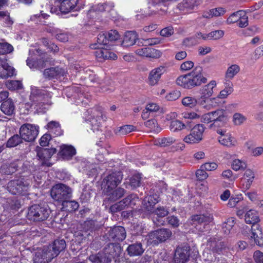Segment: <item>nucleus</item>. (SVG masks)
Wrapping results in <instances>:
<instances>
[{
	"mask_svg": "<svg viewBox=\"0 0 263 263\" xmlns=\"http://www.w3.org/2000/svg\"><path fill=\"white\" fill-rule=\"evenodd\" d=\"M191 249L187 243L177 246L175 250L172 263H186L191 255Z\"/></svg>",
	"mask_w": 263,
	"mask_h": 263,
	"instance_id": "9d476101",
	"label": "nucleus"
},
{
	"mask_svg": "<svg viewBox=\"0 0 263 263\" xmlns=\"http://www.w3.org/2000/svg\"><path fill=\"white\" fill-rule=\"evenodd\" d=\"M22 161L17 160L8 164L3 165L1 170L5 175H11L17 171L18 168L22 165Z\"/></svg>",
	"mask_w": 263,
	"mask_h": 263,
	"instance_id": "7c9ffc66",
	"label": "nucleus"
},
{
	"mask_svg": "<svg viewBox=\"0 0 263 263\" xmlns=\"http://www.w3.org/2000/svg\"><path fill=\"white\" fill-rule=\"evenodd\" d=\"M7 202L10 210L15 211H18L23 204V201L16 197L8 198Z\"/></svg>",
	"mask_w": 263,
	"mask_h": 263,
	"instance_id": "58836bf2",
	"label": "nucleus"
},
{
	"mask_svg": "<svg viewBox=\"0 0 263 263\" xmlns=\"http://www.w3.org/2000/svg\"><path fill=\"white\" fill-rule=\"evenodd\" d=\"M19 133L22 138L25 141H34L39 134V127L29 123H26L21 126Z\"/></svg>",
	"mask_w": 263,
	"mask_h": 263,
	"instance_id": "9b49d317",
	"label": "nucleus"
},
{
	"mask_svg": "<svg viewBox=\"0 0 263 263\" xmlns=\"http://www.w3.org/2000/svg\"><path fill=\"white\" fill-rule=\"evenodd\" d=\"M34 54L37 55L36 58H30L27 60L28 66L31 64L32 66H47L54 64V61L47 53L42 49L38 48L33 51Z\"/></svg>",
	"mask_w": 263,
	"mask_h": 263,
	"instance_id": "0eeeda50",
	"label": "nucleus"
},
{
	"mask_svg": "<svg viewBox=\"0 0 263 263\" xmlns=\"http://www.w3.org/2000/svg\"><path fill=\"white\" fill-rule=\"evenodd\" d=\"M7 189L12 195H25L29 189V183L24 179L12 180L7 183Z\"/></svg>",
	"mask_w": 263,
	"mask_h": 263,
	"instance_id": "6e6552de",
	"label": "nucleus"
},
{
	"mask_svg": "<svg viewBox=\"0 0 263 263\" xmlns=\"http://www.w3.org/2000/svg\"><path fill=\"white\" fill-rule=\"evenodd\" d=\"M216 85L215 81L212 80L207 85H204L200 90V94L204 97L210 98L213 93V89Z\"/></svg>",
	"mask_w": 263,
	"mask_h": 263,
	"instance_id": "c9c22d12",
	"label": "nucleus"
},
{
	"mask_svg": "<svg viewBox=\"0 0 263 263\" xmlns=\"http://www.w3.org/2000/svg\"><path fill=\"white\" fill-rule=\"evenodd\" d=\"M204 128L202 124L195 125L191 130L190 134L184 137V141L189 144L199 143L202 139Z\"/></svg>",
	"mask_w": 263,
	"mask_h": 263,
	"instance_id": "2eb2a0df",
	"label": "nucleus"
},
{
	"mask_svg": "<svg viewBox=\"0 0 263 263\" xmlns=\"http://www.w3.org/2000/svg\"><path fill=\"white\" fill-rule=\"evenodd\" d=\"M120 38V35L117 31L111 30L108 32H101L97 37V44L110 47L111 42L115 41Z\"/></svg>",
	"mask_w": 263,
	"mask_h": 263,
	"instance_id": "dca6fc26",
	"label": "nucleus"
},
{
	"mask_svg": "<svg viewBox=\"0 0 263 263\" xmlns=\"http://www.w3.org/2000/svg\"><path fill=\"white\" fill-rule=\"evenodd\" d=\"M172 235V232L169 229H158L148 234V241L153 246H157L170 239Z\"/></svg>",
	"mask_w": 263,
	"mask_h": 263,
	"instance_id": "423d86ee",
	"label": "nucleus"
},
{
	"mask_svg": "<svg viewBox=\"0 0 263 263\" xmlns=\"http://www.w3.org/2000/svg\"><path fill=\"white\" fill-rule=\"evenodd\" d=\"M62 211L68 212H73L77 210L79 207V204L75 200L66 199L61 204Z\"/></svg>",
	"mask_w": 263,
	"mask_h": 263,
	"instance_id": "2f4dec72",
	"label": "nucleus"
},
{
	"mask_svg": "<svg viewBox=\"0 0 263 263\" xmlns=\"http://www.w3.org/2000/svg\"><path fill=\"white\" fill-rule=\"evenodd\" d=\"M89 235V232L86 231H84V230H79L74 232L73 235L74 238L72 239V241L73 243H76V245H80L87 239ZM73 245H74V243H73Z\"/></svg>",
	"mask_w": 263,
	"mask_h": 263,
	"instance_id": "72a5a7b5",
	"label": "nucleus"
},
{
	"mask_svg": "<svg viewBox=\"0 0 263 263\" xmlns=\"http://www.w3.org/2000/svg\"><path fill=\"white\" fill-rule=\"evenodd\" d=\"M46 127L49 132L53 133L56 136H60L62 134V130L58 122L51 121L47 124Z\"/></svg>",
	"mask_w": 263,
	"mask_h": 263,
	"instance_id": "4c0bfd02",
	"label": "nucleus"
},
{
	"mask_svg": "<svg viewBox=\"0 0 263 263\" xmlns=\"http://www.w3.org/2000/svg\"><path fill=\"white\" fill-rule=\"evenodd\" d=\"M245 220L247 223L254 224L255 223H258L260 218L257 211L254 210H250L245 214Z\"/></svg>",
	"mask_w": 263,
	"mask_h": 263,
	"instance_id": "f704fd0d",
	"label": "nucleus"
},
{
	"mask_svg": "<svg viewBox=\"0 0 263 263\" xmlns=\"http://www.w3.org/2000/svg\"><path fill=\"white\" fill-rule=\"evenodd\" d=\"M76 154V149L71 145L63 144L59 155L64 160H69Z\"/></svg>",
	"mask_w": 263,
	"mask_h": 263,
	"instance_id": "a878e982",
	"label": "nucleus"
},
{
	"mask_svg": "<svg viewBox=\"0 0 263 263\" xmlns=\"http://www.w3.org/2000/svg\"><path fill=\"white\" fill-rule=\"evenodd\" d=\"M22 136L18 134H15L11 137H10L6 142L7 147H13L23 142Z\"/></svg>",
	"mask_w": 263,
	"mask_h": 263,
	"instance_id": "c03bdc74",
	"label": "nucleus"
},
{
	"mask_svg": "<svg viewBox=\"0 0 263 263\" xmlns=\"http://www.w3.org/2000/svg\"><path fill=\"white\" fill-rule=\"evenodd\" d=\"M99 44H95L91 45V48L97 49L94 52L96 58L100 62H102L105 60H116L117 58V55L108 50L107 48L100 47Z\"/></svg>",
	"mask_w": 263,
	"mask_h": 263,
	"instance_id": "6ab92c4d",
	"label": "nucleus"
},
{
	"mask_svg": "<svg viewBox=\"0 0 263 263\" xmlns=\"http://www.w3.org/2000/svg\"><path fill=\"white\" fill-rule=\"evenodd\" d=\"M168 223L173 228H176L180 224L179 219L175 216H168L167 218Z\"/></svg>",
	"mask_w": 263,
	"mask_h": 263,
	"instance_id": "338daca9",
	"label": "nucleus"
},
{
	"mask_svg": "<svg viewBox=\"0 0 263 263\" xmlns=\"http://www.w3.org/2000/svg\"><path fill=\"white\" fill-rule=\"evenodd\" d=\"M224 35V31L221 30H215L209 33L210 40H218L222 37Z\"/></svg>",
	"mask_w": 263,
	"mask_h": 263,
	"instance_id": "69168bd1",
	"label": "nucleus"
},
{
	"mask_svg": "<svg viewBox=\"0 0 263 263\" xmlns=\"http://www.w3.org/2000/svg\"><path fill=\"white\" fill-rule=\"evenodd\" d=\"M7 86L10 90H18L23 88V84L20 81L12 80L8 82Z\"/></svg>",
	"mask_w": 263,
	"mask_h": 263,
	"instance_id": "4d7b16f0",
	"label": "nucleus"
},
{
	"mask_svg": "<svg viewBox=\"0 0 263 263\" xmlns=\"http://www.w3.org/2000/svg\"><path fill=\"white\" fill-rule=\"evenodd\" d=\"M211 212V211H209L208 213L206 214L193 215L191 217V220L193 222L208 224L213 220V216Z\"/></svg>",
	"mask_w": 263,
	"mask_h": 263,
	"instance_id": "c85d7f7f",
	"label": "nucleus"
},
{
	"mask_svg": "<svg viewBox=\"0 0 263 263\" xmlns=\"http://www.w3.org/2000/svg\"><path fill=\"white\" fill-rule=\"evenodd\" d=\"M49 92L44 89H40L38 87L31 86V92L29 96V100L31 103H39L41 101H46V99L48 98Z\"/></svg>",
	"mask_w": 263,
	"mask_h": 263,
	"instance_id": "aec40b11",
	"label": "nucleus"
},
{
	"mask_svg": "<svg viewBox=\"0 0 263 263\" xmlns=\"http://www.w3.org/2000/svg\"><path fill=\"white\" fill-rule=\"evenodd\" d=\"M50 195L53 200L60 204L66 199H71L72 189L64 183H57L51 189Z\"/></svg>",
	"mask_w": 263,
	"mask_h": 263,
	"instance_id": "39448f33",
	"label": "nucleus"
},
{
	"mask_svg": "<svg viewBox=\"0 0 263 263\" xmlns=\"http://www.w3.org/2000/svg\"><path fill=\"white\" fill-rule=\"evenodd\" d=\"M145 249L140 242H136L128 245L126 249L127 254L130 257L141 255Z\"/></svg>",
	"mask_w": 263,
	"mask_h": 263,
	"instance_id": "393cba45",
	"label": "nucleus"
},
{
	"mask_svg": "<svg viewBox=\"0 0 263 263\" xmlns=\"http://www.w3.org/2000/svg\"><path fill=\"white\" fill-rule=\"evenodd\" d=\"M247 167V165L245 162L240 161L239 159H235L233 160L232 164V168L234 171L243 170Z\"/></svg>",
	"mask_w": 263,
	"mask_h": 263,
	"instance_id": "13d9d810",
	"label": "nucleus"
},
{
	"mask_svg": "<svg viewBox=\"0 0 263 263\" xmlns=\"http://www.w3.org/2000/svg\"><path fill=\"white\" fill-rule=\"evenodd\" d=\"M51 210L46 204H34L29 207L27 218L30 221H43L49 216Z\"/></svg>",
	"mask_w": 263,
	"mask_h": 263,
	"instance_id": "7ed1b4c3",
	"label": "nucleus"
},
{
	"mask_svg": "<svg viewBox=\"0 0 263 263\" xmlns=\"http://www.w3.org/2000/svg\"><path fill=\"white\" fill-rule=\"evenodd\" d=\"M139 198L137 195L132 194L122 200L111 205L109 208V211L112 213H115L121 211L126 208L132 207L136 204V201Z\"/></svg>",
	"mask_w": 263,
	"mask_h": 263,
	"instance_id": "ddd939ff",
	"label": "nucleus"
},
{
	"mask_svg": "<svg viewBox=\"0 0 263 263\" xmlns=\"http://www.w3.org/2000/svg\"><path fill=\"white\" fill-rule=\"evenodd\" d=\"M126 237L125 228L122 226H114L111 227L106 233L103 235L104 240L108 241H123Z\"/></svg>",
	"mask_w": 263,
	"mask_h": 263,
	"instance_id": "1a4fd4ad",
	"label": "nucleus"
},
{
	"mask_svg": "<svg viewBox=\"0 0 263 263\" xmlns=\"http://www.w3.org/2000/svg\"><path fill=\"white\" fill-rule=\"evenodd\" d=\"M253 259L256 263H263V253L259 250L255 251L253 254Z\"/></svg>",
	"mask_w": 263,
	"mask_h": 263,
	"instance_id": "774afa93",
	"label": "nucleus"
},
{
	"mask_svg": "<svg viewBox=\"0 0 263 263\" xmlns=\"http://www.w3.org/2000/svg\"><path fill=\"white\" fill-rule=\"evenodd\" d=\"M98 228V222L93 219L86 220L83 224V229L84 231L92 232Z\"/></svg>",
	"mask_w": 263,
	"mask_h": 263,
	"instance_id": "a18cd8bd",
	"label": "nucleus"
},
{
	"mask_svg": "<svg viewBox=\"0 0 263 263\" xmlns=\"http://www.w3.org/2000/svg\"><path fill=\"white\" fill-rule=\"evenodd\" d=\"M155 187L154 191L156 190V192H151V194L145 197L142 201L144 209L149 213L154 212L155 205L160 201V194L158 189L161 193L167 190V185L162 181H159Z\"/></svg>",
	"mask_w": 263,
	"mask_h": 263,
	"instance_id": "20e7f679",
	"label": "nucleus"
},
{
	"mask_svg": "<svg viewBox=\"0 0 263 263\" xmlns=\"http://www.w3.org/2000/svg\"><path fill=\"white\" fill-rule=\"evenodd\" d=\"M226 245L223 241L213 242L211 243V250L213 252L219 254L222 250L225 249Z\"/></svg>",
	"mask_w": 263,
	"mask_h": 263,
	"instance_id": "864d4df0",
	"label": "nucleus"
},
{
	"mask_svg": "<svg viewBox=\"0 0 263 263\" xmlns=\"http://www.w3.org/2000/svg\"><path fill=\"white\" fill-rule=\"evenodd\" d=\"M202 67H195L189 73L179 77L176 83L186 89H191L206 83L207 79L202 74Z\"/></svg>",
	"mask_w": 263,
	"mask_h": 263,
	"instance_id": "f03ea898",
	"label": "nucleus"
},
{
	"mask_svg": "<svg viewBox=\"0 0 263 263\" xmlns=\"http://www.w3.org/2000/svg\"><path fill=\"white\" fill-rule=\"evenodd\" d=\"M64 73V70L60 67H49L43 72L44 78L48 80L58 79L63 76Z\"/></svg>",
	"mask_w": 263,
	"mask_h": 263,
	"instance_id": "5701e85b",
	"label": "nucleus"
},
{
	"mask_svg": "<svg viewBox=\"0 0 263 263\" xmlns=\"http://www.w3.org/2000/svg\"><path fill=\"white\" fill-rule=\"evenodd\" d=\"M240 71V67H229L226 72V78L232 79Z\"/></svg>",
	"mask_w": 263,
	"mask_h": 263,
	"instance_id": "6e6d98bb",
	"label": "nucleus"
},
{
	"mask_svg": "<svg viewBox=\"0 0 263 263\" xmlns=\"http://www.w3.org/2000/svg\"><path fill=\"white\" fill-rule=\"evenodd\" d=\"M134 234L139 235L143 232L144 227L140 223H134L130 228Z\"/></svg>",
	"mask_w": 263,
	"mask_h": 263,
	"instance_id": "680f3d73",
	"label": "nucleus"
},
{
	"mask_svg": "<svg viewBox=\"0 0 263 263\" xmlns=\"http://www.w3.org/2000/svg\"><path fill=\"white\" fill-rule=\"evenodd\" d=\"M212 118L213 123L209 126L210 128L214 127H221L226 124L228 121L227 112L223 109H217L210 112Z\"/></svg>",
	"mask_w": 263,
	"mask_h": 263,
	"instance_id": "f3484780",
	"label": "nucleus"
},
{
	"mask_svg": "<svg viewBox=\"0 0 263 263\" xmlns=\"http://www.w3.org/2000/svg\"><path fill=\"white\" fill-rule=\"evenodd\" d=\"M36 151L37 156L39 157V159L43 160L41 165L44 166L46 165L48 166H50V164H47L46 161L48 160L52 155L57 152L56 148H46L37 146L36 147Z\"/></svg>",
	"mask_w": 263,
	"mask_h": 263,
	"instance_id": "412c9836",
	"label": "nucleus"
},
{
	"mask_svg": "<svg viewBox=\"0 0 263 263\" xmlns=\"http://www.w3.org/2000/svg\"><path fill=\"white\" fill-rule=\"evenodd\" d=\"M191 123V121H187L185 123H184L182 121H180L178 120H173L170 123V129L173 132H176L180 130L187 126L189 127V128H191L192 126Z\"/></svg>",
	"mask_w": 263,
	"mask_h": 263,
	"instance_id": "473e14b6",
	"label": "nucleus"
},
{
	"mask_svg": "<svg viewBox=\"0 0 263 263\" xmlns=\"http://www.w3.org/2000/svg\"><path fill=\"white\" fill-rule=\"evenodd\" d=\"M182 104L185 107L193 108L197 105V99L194 97L187 96L182 99Z\"/></svg>",
	"mask_w": 263,
	"mask_h": 263,
	"instance_id": "de8ad7c7",
	"label": "nucleus"
},
{
	"mask_svg": "<svg viewBox=\"0 0 263 263\" xmlns=\"http://www.w3.org/2000/svg\"><path fill=\"white\" fill-rule=\"evenodd\" d=\"M136 53L140 56L154 59L159 58L161 55L159 50L149 47L138 49L136 50Z\"/></svg>",
	"mask_w": 263,
	"mask_h": 263,
	"instance_id": "bb28decb",
	"label": "nucleus"
},
{
	"mask_svg": "<svg viewBox=\"0 0 263 263\" xmlns=\"http://www.w3.org/2000/svg\"><path fill=\"white\" fill-rule=\"evenodd\" d=\"M241 15L242 16L237 22L238 26L240 28L246 27L248 25V17L244 11L243 13H242Z\"/></svg>",
	"mask_w": 263,
	"mask_h": 263,
	"instance_id": "0e129e2a",
	"label": "nucleus"
},
{
	"mask_svg": "<svg viewBox=\"0 0 263 263\" xmlns=\"http://www.w3.org/2000/svg\"><path fill=\"white\" fill-rule=\"evenodd\" d=\"M53 259L46 246L42 249L38 250L33 257V263H48Z\"/></svg>",
	"mask_w": 263,
	"mask_h": 263,
	"instance_id": "4be33fe9",
	"label": "nucleus"
},
{
	"mask_svg": "<svg viewBox=\"0 0 263 263\" xmlns=\"http://www.w3.org/2000/svg\"><path fill=\"white\" fill-rule=\"evenodd\" d=\"M123 176L121 171L112 172L103 179L102 187L103 190L116 188L122 180Z\"/></svg>",
	"mask_w": 263,
	"mask_h": 263,
	"instance_id": "f8f14e48",
	"label": "nucleus"
},
{
	"mask_svg": "<svg viewBox=\"0 0 263 263\" xmlns=\"http://www.w3.org/2000/svg\"><path fill=\"white\" fill-rule=\"evenodd\" d=\"M1 111L6 115L11 116L15 114V106L12 99L9 98L2 103Z\"/></svg>",
	"mask_w": 263,
	"mask_h": 263,
	"instance_id": "cd10ccee",
	"label": "nucleus"
},
{
	"mask_svg": "<svg viewBox=\"0 0 263 263\" xmlns=\"http://www.w3.org/2000/svg\"><path fill=\"white\" fill-rule=\"evenodd\" d=\"M243 13V11L239 10L236 12L233 13L228 18L227 20V22L228 24H233L236 22H237L241 16H242L241 14Z\"/></svg>",
	"mask_w": 263,
	"mask_h": 263,
	"instance_id": "5fc2aeb1",
	"label": "nucleus"
},
{
	"mask_svg": "<svg viewBox=\"0 0 263 263\" xmlns=\"http://www.w3.org/2000/svg\"><path fill=\"white\" fill-rule=\"evenodd\" d=\"M15 69L13 67H0V78L7 79L15 75Z\"/></svg>",
	"mask_w": 263,
	"mask_h": 263,
	"instance_id": "37998d69",
	"label": "nucleus"
},
{
	"mask_svg": "<svg viewBox=\"0 0 263 263\" xmlns=\"http://www.w3.org/2000/svg\"><path fill=\"white\" fill-rule=\"evenodd\" d=\"M27 106L33 108L37 113H45L47 110L45 106V101H41L39 103H29L26 104Z\"/></svg>",
	"mask_w": 263,
	"mask_h": 263,
	"instance_id": "09e8293b",
	"label": "nucleus"
},
{
	"mask_svg": "<svg viewBox=\"0 0 263 263\" xmlns=\"http://www.w3.org/2000/svg\"><path fill=\"white\" fill-rule=\"evenodd\" d=\"M162 74L161 67H158L152 70L148 77L150 85H154L157 84Z\"/></svg>",
	"mask_w": 263,
	"mask_h": 263,
	"instance_id": "e433bc0d",
	"label": "nucleus"
},
{
	"mask_svg": "<svg viewBox=\"0 0 263 263\" xmlns=\"http://www.w3.org/2000/svg\"><path fill=\"white\" fill-rule=\"evenodd\" d=\"M225 85L224 89L221 90L218 95V97L220 99L226 98L228 95L233 91V84L230 81L226 80Z\"/></svg>",
	"mask_w": 263,
	"mask_h": 263,
	"instance_id": "a19ab883",
	"label": "nucleus"
},
{
	"mask_svg": "<svg viewBox=\"0 0 263 263\" xmlns=\"http://www.w3.org/2000/svg\"><path fill=\"white\" fill-rule=\"evenodd\" d=\"M168 213L167 209L162 206H158L156 209H154V212L153 213H155L158 218H163L166 216Z\"/></svg>",
	"mask_w": 263,
	"mask_h": 263,
	"instance_id": "052dcab7",
	"label": "nucleus"
},
{
	"mask_svg": "<svg viewBox=\"0 0 263 263\" xmlns=\"http://www.w3.org/2000/svg\"><path fill=\"white\" fill-rule=\"evenodd\" d=\"M141 176L139 174L134 175L129 179V185L132 189H136L141 184Z\"/></svg>",
	"mask_w": 263,
	"mask_h": 263,
	"instance_id": "603ef678",
	"label": "nucleus"
},
{
	"mask_svg": "<svg viewBox=\"0 0 263 263\" xmlns=\"http://www.w3.org/2000/svg\"><path fill=\"white\" fill-rule=\"evenodd\" d=\"M245 179H247V181L246 182L245 188L248 189L250 187L251 184L253 181L254 178V172L250 169H248L246 171L244 174ZM245 185V184H243Z\"/></svg>",
	"mask_w": 263,
	"mask_h": 263,
	"instance_id": "3c124183",
	"label": "nucleus"
},
{
	"mask_svg": "<svg viewBox=\"0 0 263 263\" xmlns=\"http://www.w3.org/2000/svg\"><path fill=\"white\" fill-rule=\"evenodd\" d=\"M53 258L57 257L60 253L66 248V242L64 238H59L55 239L50 244L45 246Z\"/></svg>",
	"mask_w": 263,
	"mask_h": 263,
	"instance_id": "a211bd4d",
	"label": "nucleus"
},
{
	"mask_svg": "<svg viewBox=\"0 0 263 263\" xmlns=\"http://www.w3.org/2000/svg\"><path fill=\"white\" fill-rule=\"evenodd\" d=\"M176 141V139L172 137L159 138L156 141V145L161 147H166L171 145Z\"/></svg>",
	"mask_w": 263,
	"mask_h": 263,
	"instance_id": "49530a36",
	"label": "nucleus"
},
{
	"mask_svg": "<svg viewBox=\"0 0 263 263\" xmlns=\"http://www.w3.org/2000/svg\"><path fill=\"white\" fill-rule=\"evenodd\" d=\"M251 236L252 237H254V236H260L261 232H262L261 229L260 227V226L258 224V223H255L254 224H251Z\"/></svg>",
	"mask_w": 263,
	"mask_h": 263,
	"instance_id": "e2e57ef3",
	"label": "nucleus"
},
{
	"mask_svg": "<svg viewBox=\"0 0 263 263\" xmlns=\"http://www.w3.org/2000/svg\"><path fill=\"white\" fill-rule=\"evenodd\" d=\"M122 251L121 245L117 242H109L103 248L102 252L89 257L92 263H110L112 260L119 261Z\"/></svg>",
	"mask_w": 263,
	"mask_h": 263,
	"instance_id": "f257e3e1",
	"label": "nucleus"
},
{
	"mask_svg": "<svg viewBox=\"0 0 263 263\" xmlns=\"http://www.w3.org/2000/svg\"><path fill=\"white\" fill-rule=\"evenodd\" d=\"M137 34L135 31H128L125 32L122 45L124 47H129L134 45L138 40Z\"/></svg>",
	"mask_w": 263,
	"mask_h": 263,
	"instance_id": "c756f323",
	"label": "nucleus"
},
{
	"mask_svg": "<svg viewBox=\"0 0 263 263\" xmlns=\"http://www.w3.org/2000/svg\"><path fill=\"white\" fill-rule=\"evenodd\" d=\"M135 127L132 125H125L118 128L115 130V133L120 136L126 135L134 130Z\"/></svg>",
	"mask_w": 263,
	"mask_h": 263,
	"instance_id": "8fccbe9b",
	"label": "nucleus"
},
{
	"mask_svg": "<svg viewBox=\"0 0 263 263\" xmlns=\"http://www.w3.org/2000/svg\"><path fill=\"white\" fill-rule=\"evenodd\" d=\"M246 120V117L240 113H235L233 115V121L236 125L242 124Z\"/></svg>",
	"mask_w": 263,
	"mask_h": 263,
	"instance_id": "bf43d9fd",
	"label": "nucleus"
},
{
	"mask_svg": "<svg viewBox=\"0 0 263 263\" xmlns=\"http://www.w3.org/2000/svg\"><path fill=\"white\" fill-rule=\"evenodd\" d=\"M13 50V46L8 43H0V66H9L6 53Z\"/></svg>",
	"mask_w": 263,
	"mask_h": 263,
	"instance_id": "b1692460",
	"label": "nucleus"
},
{
	"mask_svg": "<svg viewBox=\"0 0 263 263\" xmlns=\"http://www.w3.org/2000/svg\"><path fill=\"white\" fill-rule=\"evenodd\" d=\"M218 141L221 144L229 147L235 146L236 143V140L231 136L230 133L224 135V137H219Z\"/></svg>",
	"mask_w": 263,
	"mask_h": 263,
	"instance_id": "ea45409f",
	"label": "nucleus"
},
{
	"mask_svg": "<svg viewBox=\"0 0 263 263\" xmlns=\"http://www.w3.org/2000/svg\"><path fill=\"white\" fill-rule=\"evenodd\" d=\"M125 192L124 189L120 187L103 190L105 196L103 200V205H105L106 207L111 203L116 201L124 196Z\"/></svg>",
	"mask_w": 263,
	"mask_h": 263,
	"instance_id": "4468645a",
	"label": "nucleus"
},
{
	"mask_svg": "<svg viewBox=\"0 0 263 263\" xmlns=\"http://www.w3.org/2000/svg\"><path fill=\"white\" fill-rule=\"evenodd\" d=\"M235 223L234 218L231 217L227 219V221L222 224V229L223 233L227 235H229Z\"/></svg>",
	"mask_w": 263,
	"mask_h": 263,
	"instance_id": "79ce46f5",
	"label": "nucleus"
}]
</instances>
